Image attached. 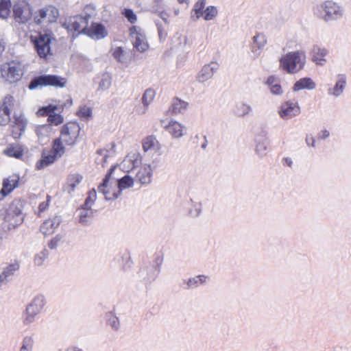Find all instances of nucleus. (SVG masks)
<instances>
[{
    "label": "nucleus",
    "instance_id": "nucleus-48",
    "mask_svg": "<svg viewBox=\"0 0 351 351\" xmlns=\"http://www.w3.org/2000/svg\"><path fill=\"white\" fill-rule=\"evenodd\" d=\"M82 176L77 173L71 174L68 178L67 184L71 188L69 192L73 191L75 187L81 182Z\"/></svg>",
    "mask_w": 351,
    "mask_h": 351
},
{
    "label": "nucleus",
    "instance_id": "nucleus-60",
    "mask_svg": "<svg viewBox=\"0 0 351 351\" xmlns=\"http://www.w3.org/2000/svg\"><path fill=\"white\" fill-rule=\"evenodd\" d=\"M149 106H145V104H139L138 106H136L135 108V112L136 114L143 115L145 114L147 110H148Z\"/></svg>",
    "mask_w": 351,
    "mask_h": 351
},
{
    "label": "nucleus",
    "instance_id": "nucleus-45",
    "mask_svg": "<svg viewBox=\"0 0 351 351\" xmlns=\"http://www.w3.org/2000/svg\"><path fill=\"white\" fill-rule=\"evenodd\" d=\"M3 153L8 156L16 158H20L23 156V151L17 145H10L3 151Z\"/></svg>",
    "mask_w": 351,
    "mask_h": 351
},
{
    "label": "nucleus",
    "instance_id": "nucleus-38",
    "mask_svg": "<svg viewBox=\"0 0 351 351\" xmlns=\"http://www.w3.org/2000/svg\"><path fill=\"white\" fill-rule=\"evenodd\" d=\"M208 276L204 275H199L188 280H184V282L186 284V289L196 288L206 282Z\"/></svg>",
    "mask_w": 351,
    "mask_h": 351
},
{
    "label": "nucleus",
    "instance_id": "nucleus-2",
    "mask_svg": "<svg viewBox=\"0 0 351 351\" xmlns=\"http://www.w3.org/2000/svg\"><path fill=\"white\" fill-rule=\"evenodd\" d=\"M317 10L320 19L326 23L339 21L345 15L344 7L334 0H325L320 3Z\"/></svg>",
    "mask_w": 351,
    "mask_h": 351
},
{
    "label": "nucleus",
    "instance_id": "nucleus-62",
    "mask_svg": "<svg viewBox=\"0 0 351 351\" xmlns=\"http://www.w3.org/2000/svg\"><path fill=\"white\" fill-rule=\"evenodd\" d=\"M48 206H49L48 201L43 202L40 203L38 206L39 213H42V212H44L45 210H46V209L48 208Z\"/></svg>",
    "mask_w": 351,
    "mask_h": 351
},
{
    "label": "nucleus",
    "instance_id": "nucleus-30",
    "mask_svg": "<svg viewBox=\"0 0 351 351\" xmlns=\"http://www.w3.org/2000/svg\"><path fill=\"white\" fill-rule=\"evenodd\" d=\"M58 158L51 150L43 152L41 158L36 162L37 169H42L53 164Z\"/></svg>",
    "mask_w": 351,
    "mask_h": 351
},
{
    "label": "nucleus",
    "instance_id": "nucleus-42",
    "mask_svg": "<svg viewBox=\"0 0 351 351\" xmlns=\"http://www.w3.org/2000/svg\"><path fill=\"white\" fill-rule=\"evenodd\" d=\"M191 206L189 210V215L192 217H199L203 209V206L201 202L194 201L191 199Z\"/></svg>",
    "mask_w": 351,
    "mask_h": 351
},
{
    "label": "nucleus",
    "instance_id": "nucleus-4",
    "mask_svg": "<svg viewBox=\"0 0 351 351\" xmlns=\"http://www.w3.org/2000/svg\"><path fill=\"white\" fill-rule=\"evenodd\" d=\"M115 169V166H112L109 172L103 180V182L98 186V191L102 193L106 200H112L117 199L120 193L118 190L117 179L112 178V174Z\"/></svg>",
    "mask_w": 351,
    "mask_h": 351
},
{
    "label": "nucleus",
    "instance_id": "nucleus-56",
    "mask_svg": "<svg viewBox=\"0 0 351 351\" xmlns=\"http://www.w3.org/2000/svg\"><path fill=\"white\" fill-rule=\"evenodd\" d=\"M122 14L125 16V17L128 19V21L131 23H134L137 21V16L134 14V11L131 9L125 8Z\"/></svg>",
    "mask_w": 351,
    "mask_h": 351
},
{
    "label": "nucleus",
    "instance_id": "nucleus-52",
    "mask_svg": "<svg viewBox=\"0 0 351 351\" xmlns=\"http://www.w3.org/2000/svg\"><path fill=\"white\" fill-rule=\"evenodd\" d=\"M156 96V93L153 89L148 88L147 89L143 95L142 97V103L145 104V106H149L154 101Z\"/></svg>",
    "mask_w": 351,
    "mask_h": 351
},
{
    "label": "nucleus",
    "instance_id": "nucleus-46",
    "mask_svg": "<svg viewBox=\"0 0 351 351\" xmlns=\"http://www.w3.org/2000/svg\"><path fill=\"white\" fill-rule=\"evenodd\" d=\"M10 0H0V18L6 19L10 14Z\"/></svg>",
    "mask_w": 351,
    "mask_h": 351
},
{
    "label": "nucleus",
    "instance_id": "nucleus-41",
    "mask_svg": "<svg viewBox=\"0 0 351 351\" xmlns=\"http://www.w3.org/2000/svg\"><path fill=\"white\" fill-rule=\"evenodd\" d=\"M63 140L60 137L53 141V147L51 151L59 158L65 152V147L63 145Z\"/></svg>",
    "mask_w": 351,
    "mask_h": 351
},
{
    "label": "nucleus",
    "instance_id": "nucleus-37",
    "mask_svg": "<svg viewBox=\"0 0 351 351\" xmlns=\"http://www.w3.org/2000/svg\"><path fill=\"white\" fill-rule=\"evenodd\" d=\"M38 315V313L29 310L27 307L23 312L22 315V323L25 327L31 326L35 322L36 317Z\"/></svg>",
    "mask_w": 351,
    "mask_h": 351
},
{
    "label": "nucleus",
    "instance_id": "nucleus-58",
    "mask_svg": "<svg viewBox=\"0 0 351 351\" xmlns=\"http://www.w3.org/2000/svg\"><path fill=\"white\" fill-rule=\"evenodd\" d=\"M111 86V78L108 75L104 76L99 84V89L105 90L108 89Z\"/></svg>",
    "mask_w": 351,
    "mask_h": 351
},
{
    "label": "nucleus",
    "instance_id": "nucleus-28",
    "mask_svg": "<svg viewBox=\"0 0 351 351\" xmlns=\"http://www.w3.org/2000/svg\"><path fill=\"white\" fill-rule=\"evenodd\" d=\"M4 221L8 223V229L10 230L19 226L23 222V217L20 210L14 213L9 210L4 217Z\"/></svg>",
    "mask_w": 351,
    "mask_h": 351
},
{
    "label": "nucleus",
    "instance_id": "nucleus-61",
    "mask_svg": "<svg viewBox=\"0 0 351 351\" xmlns=\"http://www.w3.org/2000/svg\"><path fill=\"white\" fill-rule=\"evenodd\" d=\"M329 136H330V132L328 130H327L326 129L321 130L320 132L319 133V138L322 140L326 139Z\"/></svg>",
    "mask_w": 351,
    "mask_h": 351
},
{
    "label": "nucleus",
    "instance_id": "nucleus-55",
    "mask_svg": "<svg viewBox=\"0 0 351 351\" xmlns=\"http://www.w3.org/2000/svg\"><path fill=\"white\" fill-rule=\"evenodd\" d=\"M48 255L49 253L46 249H43L40 252L37 253L34 257L35 264L38 266L42 265L45 259L48 257Z\"/></svg>",
    "mask_w": 351,
    "mask_h": 351
},
{
    "label": "nucleus",
    "instance_id": "nucleus-36",
    "mask_svg": "<svg viewBox=\"0 0 351 351\" xmlns=\"http://www.w3.org/2000/svg\"><path fill=\"white\" fill-rule=\"evenodd\" d=\"M252 112V106L245 102H239L236 104L234 109V113L239 117H244L249 115Z\"/></svg>",
    "mask_w": 351,
    "mask_h": 351
},
{
    "label": "nucleus",
    "instance_id": "nucleus-18",
    "mask_svg": "<svg viewBox=\"0 0 351 351\" xmlns=\"http://www.w3.org/2000/svg\"><path fill=\"white\" fill-rule=\"evenodd\" d=\"M57 107L56 106L49 105L39 110L42 115L48 116V125H58L63 122V117L60 114L55 113Z\"/></svg>",
    "mask_w": 351,
    "mask_h": 351
},
{
    "label": "nucleus",
    "instance_id": "nucleus-21",
    "mask_svg": "<svg viewBox=\"0 0 351 351\" xmlns=\"http://www.w3.org/2000/svg\"><path fill=\"white\" fill-rule=\"evenodd\" d=\"M165 128L174 138H180L186 134V127L175 120H171Z\"/></svg>",
    "mask_w": 351,
    "mask_h": 351
},
{
    "label": "nucleus",
    "instance_id": "nucleus-3",
    "mask_svg": "<svg viewBox=\"0 0 351 351\" xmlns=\"http://www.w3.org/2000/svg\"><path fill=\"white\" fill-rule=\"evenodd\" d=\"M23 75L21 63L12 61L0 66V78L4 82L13 84L19 82Z\"/></svg>",
    "mask_w": 351,
    "mask_h": 351
},
{
    "label": "nucleus",
    "instance_id": "nucleus-5",
    "mask_svg": "<svg viewBox=\"0 0 351 351\" xmlns=\"http://www.w3.org/2000/svg\"><path fill=\"white\" fill-rule=\"evenodd\" d=\"M66 84V80L64 77L53 75H43L34 77L29 83L28 87L30 90L47 86L63 88Z\"/></svg>",
    "mask_w": 351,
    "mask_h": 351
},
{
    "label": "nucleus",
    "instance_id": "nucleus-25",
    "mask_svg": "<svg viewBox=\"0 0 351 351\" xmlns=\"http://www.w3.org/2000/svg\"><path fill=\"white\" fill-rule=\"evenodd\" d=\"M62 222L60 216H54L51 219L46 220L40 227V230L45 235L51 234L58 228Z\"/></svg>",
    "mask_w": 351,
    "mask_h": 351
},
{
    "label": "nucleus",
    "instance_id": "nucleus-29",
    "mask_svg": "<svg viewBox=\"0 0 351 351\" xmlns=\"http://www.w3.org/2000/svg\"><path fill=\"white\" fill-rule=\"evenodd\" d=\"M272 95H282L283 94V89L280 85V79L274 75L268 77L265 82Z\"/></svg>",
    "mask_w": 351,
    "mask_h": 351
},
{
    "label": "nucleus",
    "instance_id": "nucleus-27",
    "mask_svg": "<svg viewBox=\"0 0 351 351\" xmlns=\"http://www.w3.org/2000/svg\"><path fill=\"white\" fill-rule=\"evenodd\" d=\"M266 43L267 39L262 34H257L253 37L251 51L254 57L257 58L261 55Z\"/></svg>",
    "mask_w": 351,
    "mask_h": 351
},
{
    "label": "nucleus",
    "instance_id": "nucleus-39",
    "mask_svg": "<svg viewBox=\"0 0 351 351\" xmlns=\"http://www.w3.org/2000/svg\"><path fill=\"white\" fill-rule=\"evenodd\" d=\"M114 145H112L111 150L101 149L97 151L98 156L96 161L98 164H101L102 167H105L108 158L114 152Z\"/></svg>",
    "mask_w": 351,
    "mask_h": 351
},
{
    "label": "nucleus",
    "instance_id": "nucleus-53",
    "mask_svg": "<svg viewBox=\"0 0 351 351\" xmlns=\"http://www.w3.org/2000/svg\"><path fill=\"white\" fill-rule=\"evenodd\" d=\"M90 208H87L85 207L82 209L80 213V222L83 225H88L90 223L89 219L92 216V212L90 211Z\"/></svg>",
    "mask_w": 351,
    "mask_h": 351
},
{
    "label": "nucleus",
    "instance_id": "nucleus-43",
    "mask_svg": "<svg viewBox=\"0 0 351 351\" xmlns=\"http://www.w3.org/2000/svg\"><path fill=\"white\" fill-rule=\"evenodd\" d=\"M186 102L182 101L179 99H176L173 101L170 110L172 112V113L178 114L180 113H182L186 109Z\"/></svg>",
    "mask_w": 351,
    "mask_h": 351
},
{
    "label": "nucleus",
    "instance_id": "nucleus-17",
    "mask_svg": "<svg viewBox=\"0 0 351 351\" xmlns=\"http://www.w3.org/2000/svg\"><path fill=\"white\" fill-rule=\"evenodd\" d=\"M14 99L11 95L5 97L0 106V125H6L10 121V110Z\"/></svg>",
    "mask_w": 351,
    "mask_h": 351
},
{
    "label": "nucleus",
    "instance_id": "nucleus-31",
    "mask_svg": "<svg viewBox=\"0 0 351 351\" xmlns=\"http://www.w3.org/2000/svg\"><path fill=\"white\" fill-rule=\"evenodd\" d=\"M19 177L16 175H12L8 179L3 181V188L1 190V193L3 196L8 195L15 188L18 186Z\"/></svg>",
    "mask_w": 351,
    "mask_h": 351
},
{
    "label": "nucleus",
    "instance_id": "nucleus-47",
    "mask_svg": "<svg viewBox=\"0 0 351 351\" xmlns=\"http://www.w3.org/2000/svg\"><path fill=\"white\" fill-rule=\"evenodd\" d=\"M113 58L119 62H125L127 60V53L121 47H117L112 49Z\"/></svg>",
    "mask_w": 351,
    "mask_h": 351
},
{
    "label": "nucleus",
    "instance_id": "nucleus-35",
    "mask_svg": "<svg viewBox=\"0 0 351 351\" xmlns=\"http://www.w3.org/2000/svg\"><path fill=\"white\" fill-rule=\"evenodd\" d=\"M316 87V84L310 77H304L297 81L293 86L294 91H298L303 89L313 90Z\"/></svg>",
    "mask_w": 351,
    "mask_h": 351
},
{
    "label": "nucleus",
    "instance_id": "nucleus-40",
    "mask_svg": "<svg viewBox=\"0 0 351 351\" xmlns=\"http://www.w3.org/2000/svg\"><path fill=\"white\" fill-rule=\"evenodd\" d=\"M117 186L120 194L121 191L132 187L134 185V179L128 175L123 176L119 180H117Z\"/></svg>",
    "mask_w": 351,
    "mask_h": 351
},
{
    "label": "nucleus",
    "instance_id": "nucleus-16",
    "mask_svg": "<svg viewBox=\"0 0 351 351\" xmlns=\"http://www.w3.org/2000/svg\"><path fill=\"white\" fill-rule=\"evenodd\" d=\"M218 69L219 64L217 62H211L209 64H205L197 73V82L204 83L212 79Z\"/></svg>",
    "mask_w": 351,
    "mask_h": 351
},
{
    "label": "nucleus",
    "instance_id": "nucleus-1",
    "mask_svg": "<svg viewBox=\"0 0 351 351\" xmlns=\"http://www.w3.org/2000/svg\"><path fill=\"white\" fill-rule=\"evenodd\" d=\"M307 62L306 52L303 50L289 51L279 59V66L289 74H296L301 71Z\"/></svg>",
    "mask_w": 351,
    "mask_h": 351
},
{
    "label": "nucleus",
    "instance_id": "nucleus-15",
    "mask_svg": "<svg viewBox=\"0 0 351 351\" xmlns=\"http://www.w3.org/2000/svg\"><path fill=\"white\" fill-rule=\"evenodd\" d=\"M347 85V77L343 73L337 75L335 84L333 86L328 89V94L334 97H339L341 96Z\"/></svg>",
    "mask_w": 351,
    "mask_h": 351
},
{
    "label": "nucleus",
    "instance_id": "nucleus-32",
    "mask_svg": "<svg viewBox=\"0 0 351 351\" xmlns=\"http://www.w3.org/2000/svg\"><path fill=\"white\" fill-rule=\"evenodd\" d=\"M207 0H197L194 4L191 12V19L196 21L203 16Z\"/></svg>",
    "mask_w": 351,
    "mask_h": 351
},
{
    "label": "nucleus",
    "instance_id": "nucleus-14",
    "mask_svg": "<svg viewBox=\"0 0 351 351\" xmlns=\"http://www.w3.org/2000/svg\"><path fill=\"white\" fill-rule=\"evenodd\" d=\"M300 112V107L298 101L290 99L280 106L278 114L282 119L289 120L299 115Z\"/></svg>",
    "mask_w": 351,
    "mask_h": 351
},
{
    "label": "nucleus",
    "instance_id": "nucleus-44",
    "mask_svg": "<svg viewBox=\"0 0 351 351\" xmlns=\"http://www.w3.org/2000/svg\"><path fill=\"white\" fill-rule=\"evenodd\" d=\"M106 322L113 330L118 331L119 330L121 326L119 319L112 312H108L106 314Z\"/></svg>",
    "mask_w": 351,
    "mask_h": 351
},
{
    "label": "nucleus",
    "instance_id": "nucleus-50",
    "mask_svg": "<svg viewBox=\"0 0 351 351\" xmlns=\"http://www.w3.org/2000/svg\"><path fill=\"white\" fill-rule=\"evenodd\" d=\"M141 161V155L138 152H130L127 155L123 162H129L134 167L138 165Z\"/></svg>",
    "mask_w": 351,
    "mask_h": 351
},
{
    "label": "nucleus",
    "instance_id": "nucleus-22",
    "mask_svg": "<svg viewBox=\"0 0 351 351\" xmlns=\"http://www.w3.org/2000/svg\"><path fill=\"white\" fill-rule=\"evenodd\" d=\"M20 268L19 261H14L3 268L2 272L0 274V282L6 283L11 280L14 274L18 271Z\"/></svg>",
    "mask_w": 351,
    "mask_h": 351
},
{
    "label": "nucleus",
    "instance_id": "nucleus-19",
    "mask_svg": "<svg viewBox=\"0 0 351 351\" xmlns=\"http://www.w3.org/2000/svg\"><path fill=\"white\" fill-rule=\"evenodd\" d=\"M27 121L22 114L14 115V120L11 121V132L14 138H19L25 131Z\"/></svg>",
    "mask_w": 351,
    "mask_h": 351
},
{
    "label": "nucleus",
    "instance_id": "nucleus-57",
    "mask_svg": "<svg viewBox=\"0 0 351 351\" xmlns=\"http://www.w3.org/2000/svg\"><path fill=\"white\" fill-rule=\"evenodd\" d=\"M97 197V193L95 189L89 192L88 197L86 198L84 203V206L87 208H90Z\"/></svg>",
    "mask_w": 351,
    "mask_h": 351
},
{
    "label": "nucleus",
    "instance_id": "nucleus-9",
    "mask_svg": "<svg viewBox=\"0 0 351 351\" xmlns=\"http://www.w3.org/2000/svg\"><path fill=\"white\" fill-rule=\"evenodd\" d=\"M130 31L134 48L141 53L147 51L149 48V44L143 30L138 26H132Z\"/></svg>",
    "mask_w": 351,
    "mask_h": 351
},
{
    "label": "nucleus",
    "instance_id": "nucleus-6",
    "mask_svg": "<svg viewBox=\"0 0 351 351\" xmlns=\"http://www.w3.org/2000/svg\"><path fill=\"white\" fill-rule=\"evenodd\" d=\"M88 19L86 16H74L66 19L62 26L64 27L69 33H72L73 36H77L81 33L86 34L88 26Z\"/></svg>",
    "mask_w": 351,
    "mask_h": 351
},
{
    "label": "nucleus",
    "instance_id": "nucleus-20",
    "mask_svg": "<svg viewBox=\"0 0 351 351\" xmlns=\"http://www.w3.org/2000/svg\"><path fill=\"white\" fill-rule=\"evenodd\" d=\"M141 145L143 150L145 153H156L160 152L162 148L160 143L154 135H149L143 138Z\"/></svg>",
    "mask_w": 351,
    "mask_h": 351
},
{
    "label": "nucleus",
    "instance_id": "nucleus-49",
    "mask_svg": "<svg viewBox=\"0 0 351 351\" xmlns=\"http://www.w3.org/2000/svg\"><path fill=\"white\" fill-rule=\"evenodd\" d=\"M217 14V8L214 5H210L206 8L202 17L205 21H209L214 20Z\"/></svg>",
    "mask_w": 351,
    "mask_h": 351
},
{
    "label": "nucleus",
    "instance_id": "nucleus-7",
    "mask_svg": "<svg viewBox=\"0 0 351 351\" xmlns=\"http://www.w3.org/2000/svg\"><path fill=\"white\" fill-rule=\"evenodd\" d=\"M159 162L160 158L156 157L150 162L143 163L136 173V181L142 184H149L151 183L153 171L158 167Z\"/></svg>",
    "mask_w": 351,
    "mask_h": 351
},
{
    "label": "nucleus",
    "instance_id": "nucleus-13",
    "mask_svg": "<svg viewBox=\"0 0 351 351\" xmlns=\"http://www.w3.org/2000/svg\"><path fill=\"white\" fill-rule=\"evenodd\" d=\"M59 16L58 10L52 5L46 6L40 9L34 16V21L36 24L43 22L53 23Z\"/></svg>",
    "mask_w": 351,
    "mask_h": 351
},
{
    "label": "nucleus",
    "instance_id": "nucleus-59",
    "mask_svg": "<svg viewBox=\"0 0 351 351\" xmlns=\"http://www.w3.org/2000/svg\"><path fill=\"white\" fill-rule=\"evenodd\" d=\"M62 236L58 234L49 242L48 246L50 249L53 250L62 243Z\"/></svg>",
    "mask_w": 351,
    "mask_h": 351
},
{
    "label": "nucleus",
    "instance_id": "nucleus-26",
    "mask_svg": "<svg viewBox=\"0 0 351 351\" xmlns=\"http://www.w3.org/2000/svg\"><path fill=\"white\" fill-rule=\"evenodd\" d=\"M271 149L266 138L261 137L256 141L255 154L259 158H265Z\"/></svg>",
    "mask_w": 351,
    "mask_h": 351
},
{
    "label": "nucleus",
    "instance_id": "nucleus-23",
    "mask_svg": "<svg viewBox=\"0 0 351 351\" xmlns=\"http://www.w3.org/2000/svg\"><path fill=\"white\" fill-rule=\"evenodd\" d=\"M47 303L46 297L42 293H38L33 298L26 307L39 315L47 305Z\"/></svg>",
    "mask_w": 351,
    "mask_h": 351
},
{
    "label": "nucleus",
    "instance_id": "nucleus-51",
    "mask_svg": "<svg viewBox=\"0 0 351 351\" xmlns=\"http://www.w3.org/2000/svg\"><path fill=\"white\" fill-rule=\"evenodd\" d=\"M34 344V338L32 336L27 335L23 339L20 351H32Z\"/></svg>",
    "mask_w": 351,
    "mask_h": 351
},
{
    "label": "nucleus",
    "instance_id": "nucleus-24",
    "mask_svg": "<svg viewBox=\"0 0 351 351\" xmlns=\"http://www.w3.org/2000/svg\"><path fill=\"white\" fill-rule=\"evenodd\" d=\"M86 34L93 38L99 40L105 38L108 33L103 25L95 23L90 27H87Z\"/></svg>",
    "mask_w": 351,
    "mask_h": 351
},
{
    "label": "nucleus",
    "instance_id": "nucleus-34",
    "mask_svg": "<svg viewBox=\"0 0 351 351\" xmlns=\"http://www.w3.org/2000/svg\"><path fill=\"white\" fill-rule=\"evenodd\" d=\"M159 263H158V267H147L143 270L140 271V276L143 278V279L147 282H151L154 280L158 276L160 269L159 265L161 264L162 261L158 260Z\"/></svg>",
    "mask_w": 351,
    "mask_h": 351
},
{
    "label": "nucleus",
    "instance_id": "nucleus-11",
    "mask_svg": "<svg viewBox=\"0 0 351 351\" xmlns=\"http://www.w3.org/2000/svg\"><path fill=\"white\" fill-rule=\"evenodd\" d=\"M14 19L19 23H26L32 16L31 5L25 1H19L13 6Z\"/></svg>",
    "mask_w": 351,
    "mask_h": 351
},
{
    "label": "nucleus",
    "instance_id": "nucleus-10",
    "mask_svg": "<svg viewBox=\"0 0 351 351\" xmlns=\"http://www.w3.org/2000/svg\"><path fill=\"white\" fill-rule=\"evenodd\" d=\"M52 38L49 34H40L33 40L34 47L40 58H47L51 55L50 44Z\"/></svg>",
    "mask_w": 351,
    "mask_h": 351
},
{
    "label": "nucleus",
    "instance_id": "nucleus-63",
    "mask_svg": "<svg viewBox=\"0 0 351 351\" xmlns=\"http://www.w3.org/2000/svg\"><path fill=\"white\" fill-rule=\"evenodd\" d=\"M306 143L308 146H311L313 147H315V140L313 136L306 137Z\"/></svg>",
    "mask_w": 351,
    "mask_h": 351
},
{
    "label": "nucleus",
    "instance_id": "nucleus-12",
    "mask_svg": "<svg viewBox=\"0 0 351 351\" xmlns=\"http://www.w3.org/2000/svg\"><path fill=\"white\" fill-rule=\"evenodd\" d=\"M329 50L319 44H314L309 49L311 60L316 66H324L327 62Z\"/></svg>",
    "mask_w": 351,
    "mask_h": 351
},
{
    "label": "nucleus",
    "instance_id": "nucleus-64",
    "mask_svg": "<svg viewBox=\"0 0 351 351\" xmlns=\"http://www.w3.org/2000/svg\"><path fill=\"white\" fill-rule=\"evenodd\" d=\"M283 164L287 165L289 167H291L293 165V160L289 157H286L282 159Z\"/></svg>",
    "mask_w": 351,
    "mask_h": 351
},
{
    "label": "nucleus",
    "instance_id": "nucleus-8",
    "mask_svg": "<svg viewBox=\"0 0 351 351\" xmlns=\"http://www.w3.org/2000/svg\"><path fill=\"white\" fill-rule=\"evenodd\" d=\"M80 132V127L77 122H69L62 127L60 137L66 145L73 146L75 144Z\"/></svg>",
    "mask_w": 351,
    "mask_h": 351
},
{
    "label": "nucleus",
    "instance_id": "nucleus-33",
    "mask_svg": "<svg viewBox=\"0 0 351 351\" xmlns=\"http://www.w3.org/2000/svg\"><path fill=\"white\" fill-rule=\"evenodd\" d=\"M35 132L40 141H45L53 133V128L50 125H39L36 127Z\"/></svg>",
    "mask_w": 351,
    "mask_h": 351
},
{
    "label": "nucleus",
    "instance_id": "nucleus-54",
    "mask_svg": "<svg viewBox=\"0 0 351 351\" xmlns=\"http://www.w3.org/2000/svg\"><path fill=\"white\" fill-rule=\"evenodd\" d=\"M78 117L84 119H88L92 116V109L87 106H80L77 112Z\"/></svg>",
    "mask_w": 351,
    "mask_h": 351
}]
</instances>
